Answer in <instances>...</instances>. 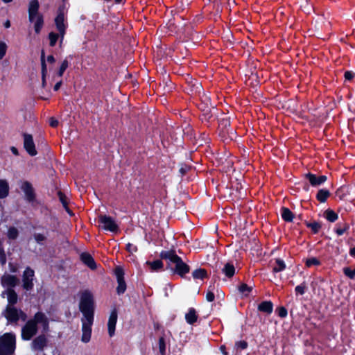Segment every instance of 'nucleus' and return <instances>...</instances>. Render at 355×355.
Wrapping results in <instances>:
<instances>
[{"mask_svg":"<svg viewBox=\"0 0 355 355\" xmlns=\"http://www.w3.org/2000/svg\"><path fill=\"white\" fill-rule=\"evenodd\" d=\"M37 325L42 327L44 330H47L49 327V320L45 314L38 312L33 319L27 321L21 329V336L24 340H29L37 332Z\"/></svg>","mask_w":355,"mask_h":355,"instance_id":"nucleus-1","label":"nucleus"},{"mask_svg":"<svg viewBox=\"0 0 355 355\" xmlns=\"http://www.w3.org/2000/svg\"><path fill=\"white\" fill-rule=\"evenodd\" d=\"M79 309L83 315L82 319H94V300L90 291L86 290L80 293Z\"/></svg>","mask_w":355,"mask_h":355,"instance_id":"nucleus-2","label":"nucleus"},{"mask_svg":"<svg viewBox=\"0 0 355 355\" xmlns=\"http://www.w3.org/2000/svg\"><path fill=\"white\" fill-rule=\"evenodd\" d=\"M16 347V336L12 333H6L0 336V355L14 353Z\"/></svg>","mask_w":355,"mask_h":355,"instance_id":"nucleus-3","label":"nucleus"},{"mask_svg":"<svg viewBox=\"0 0 355 355\" xmlns=\"http://www.w3.org/2000/svg\"><path fill=\"white\" fill-rule=\"evenodd\" d=\"M39 3L37 0H32L28 8L29 20L34 23L35 31L37 33L40 32L43 26V17L38 12Z\"/></svg>","mask_w":355,"mask_h":355,"instance_id":"nucleus-4","label":"nucleus"},{"mask_svg":"<svg viewBox=\"0 0 355 355\" xmlns=\"http://www.w3.org/2000/svg\"><path fill=\"white\" fill-rule=\"evenodd\" d=\"M66 12L64 8H60L58 10V13L55 19V24L56 26V28L59 32V35L60 37V43H62L64 35L65 34V30L67 26V24L66 22Z\"/></svg>","mask_w":355,"mask_h":355,"instance_id":"nucleus-5","label":"nucleus"},{"mask_svg":"<svg viewBox=\"0 0 355 355\" xmlns=\"http://www.w3.org/2000/svg\"><path fill=\"white\" fill-rule=\"evenodd\" d=\"M82 322V342L87 343L91 339L92 326L94 319H81Z\"/></svg>","mask_w":355,"mask_h":355,"instance_id":"nucleus-6","label":"nucleus"},{"mask_svg":"<svg viewBox=\"0 0 355 355\" xmlns=\"http://www.w3.org/2000/svg\"><path fill=\"white\" fill-rule=\"evenodd\" d=\"M6 318L10 322H15L19 319L25 320L26 315L20 310H17L12 306H8L5 313Z\"/></svg>","mask_w":355,"mask_h":355,"instance_id":"nucleus-7","label":"nucleus"},{"mask_svg":"<svg viewBox=\"0 0 355 355\" xmlns=\"http://www.w3.org/2000/svg\"><path fill=\"white\" fill-rule=\"evenodd\" d=\"M98 221L101 224V227L110 232H116L118 230V225L116 222L110 216L105 215H101L98 218Z\"/></svg>","mask_w":355,"mask_h":355,"instance_id":"nucleus-8","label":"nucleus"},{"mask_svg":"<svg viewBox=\"0 0 355 355\" xmlns=\"http://www.w3.org/2000/svg\"><path fill=\"white\" fill-rule=\"evenodd\" d=\"M34 271L31 268H26L22 276L23 288L27 291H30L33 287Z\"/></svg>","mask_w":355,"mask_h":355,"instance_id":"nucleus-9","label":"nucleus"},{"mask_svg":"<svg viewBox=\"0 0 355 355\" xmlns=\"http://www.w3.org/2000/svg\"><path fill=\"white\" fill-rule=\"evenodd\" d=\"M24 147L30 155L35 156L37 155V150L31 135H24Z\"/></svg>","mask_w":355,"mask_h":355,"instance_id":"nucleus-10","label":"nucleus"},{"mask_svg":"<svg viewBox=\"0 0 355 355\" xmlns=\"http://www.w3.org/2000/svg\"><path fill=\"white\" fill-rule=\"evenodd\" d=\"M115 275L117 279L118 286L116 288V291L118 294H122L125 292L126 289V285L123 279V271L122 268L120 267H117L115 269Z\"/></svg>","mask_w":355,"mask_h":355,"instance_id":"nucleus-11","label":"nucleus"},{"mask_svg":"<svg viewBox=\"0 0 355 355\" xmlns=\"http://www.w3.org/2000/svg\"><path fill=\"white\" fill-rule=\"evenodd\" d=\"M117 317L118 315L116 309L112 310L107 322L108 334L110 337H112L114 335Z\"/></svg>","mask_w":355,"mask_h":355,"instance_id":"nucleus-12","label":"nucleus"},{"mask_svg":"<svg viewBox=\"0 0 355 355\" xmlns=\"http://www.w3.org/2000/svg\"><path fill=\"white\" fill-rule=\"evenodd\" d=\"M47 339L44 335H40L36 337L31 343V347L33 350L42 351L46 347Z\"/></svg>","mask_w":355,"mask_h":355,"instance_id":"nucleus-13","label":"nucleus"},{"mask_svg":"<svg viewBox=\"0 0 355 355\" xmlns=\"http://www.w3.org/2000/svg\"><path fill=\"white\" fill-rule=\"evenodd\" d=\"M18 282V279L12 275L6 274L1 277V284L3 286L7 287L8 288L15 286Z\"/></svg>","mask_w":355,"mask_h":355,"instance_id":"nucleus-14","label":"nucleus"},{"mask_svg":"<svg viewBox=\"0 0 355 355\" xmlns=\"http://www.w3.org/2000/svg\"><path fill=\"white\" fill-rule=\"evenodd\" d=\"M162 259L168 261V265H174L180 260V258L173 251H164L161 253Z\"/></svg>","mask_w":355,"mask_h":355,"instance_id":"nucleus-15","label":"nucleus"},{"mask_svg":"<svg viewBox=\"0 0 355 355\" xmlns=\"http://www.w3.org/2000/svg\"><path fill=\"white\" fill-rule=\"evenodd\" d=\"M306 178L309 180L310 184L313 187H318L322 183H324L327 178L325 175H321L317 177L316 175L311 174V173H307L306 174Z\"/></svg>","mask_w":355,"mask_h":355,"instance_id":"nucleus-16","label":"nucleus"},{"mask_svg":"<svg viewBox=\"0 0 355 355\" xmlns=\"http://www.w3.org/2000/svg\"><path fill=\"white\" fill-rule=\"evenodd\" d=\"M21 189L25 193L26 198L28 200H32L34 198L33 189L30 182L24 181L21 183Z\"/></svg>","mask_w":355,"mask_h":355,"instance_id":"nucleus-17","label":"nucleus"},{"mask_svg":"<svg viewBox=\"0 0 355 355\" xmlns=\"http://www.w3.org/2000/svg\"><path fill=\"white\" fill-rule=\"evenodd\" d=\"M41 65H42V87H45L46 85V74H47V67L45 62L44 52L42 51L41 53Z\"/></svg>","mask_w":355,"mask_h":355,"instance_id":"nucleus-18","label":"nucleus"},{"mask_svg":"<svg viewBox=\"0 0 355 355\" xmlns=\"http://www.w3.org/2000/svg\"><path fill=\"white\" fill-rule=\"evenodd\" d=\"M175 270L178 274L182 276L189 272V268L180 259V260L175 264Z\"/></svg>","mask_w":355,"mask_h":355,"instance_id":"nucleus-19","label":"nucleus"},{"mask_svg":"<svg viewBox=\"0 0 355 355\" xmlns=\"http://www.w3.org/2000/svg\"><path fill=\"white\" fill-rule=\"evenodd\" d=\"M80 259L82 261L91 269L94 270L96 268V266L95 261L89 254L83 253L80 255Z\"/></svg>","mask_w":355,"mask_h":355,"instance_id":"nucleus-20","label":"nucleus"},{"mask_svg":"<svg viewBox=\"0 0 355 355\" xmlns=\"http://www.w3.org/2000/svg\"><path fill=\"white\" fill-rule=\"evenodd\" d=\"M9 193V184L6 180H0V199L6 198Z\"/></svg>","mask_w":355,"mask_h":355,"instance_id":"nucleus-21","label":"nucleus"},{"mask_svg":"<svg viewBox=\"0 0 355 355\" xmlns=\"http://www.w3.org/2000/svg\"><path fill=\"white\" fill-rule=\"evenodd\" d=\"M3 295H6L8 302L10 305L15 304L17 301V295L12 289L8 288L3 293Z\"/></svg>","mask_w":355,"mask_h":355,"instance_id":"nucleus-22","label":"nucleus"},{"mask_svg":"<svg viewBox=\"0 0 355 355\" xmlns=\"http://www.w3.org/2000/svg\"><path fill=\"white\" fill-rule=\"evenodd\" d=\"M185 319L187 323L191 324L194 323L198 319V315L193 308H190L188 312L185 314Z\"/></svg>","mask_w":355,"mask_h":355,"instance_id":"nucleus-23","label":"nucleus"},{"mask_svg":"<svg viewBox=\"0 0 355 355\" xmlns=\"http://www.w3.org/2000/svg\"><path fill=\"white\" fill-rule=\"evenodd\" d=\"M272 308H273L272 304L271 302H269V301L263 302L258 306V309L260 311L265 312L267 313H272Z\"/></svg>","mask_w":355,"mask_h":355,"instance_id":"nucleus-24","label":"nucleus"},{"mask_svg":"<svg viewBox=\"0 0 355 355\" xmlns=\"http://www.w3.org/2000/svg\"><path fill=\"white\" fill-rule=\"evenodd\" d=\"M223 272L228 277H231L234 275L235 273V268L234 266L230 263H227L223 268Z\"/></svg>","mask_w":355,"mask_h":355,"instance_id":"nucleus-25","label":"nucleus"},{"mask_svg":"<svg viewBox=\"0 0 355 355\" xmlns=\"http://www.w3.org/2000/svg\"><path fill=\"white\" fill-rule=\"evenodd\" d=\"M146 264L149 266L151 271L153 272L157 271L163 267V263L160 260L147 261Z\"/></svg>","mask_w":355,"mask_h":355,"instance_id":"nucleus-26","label":"nucleus"},{"mask_svg":"<svg viewBox=\"0 0 355 355\" xmlns=\"http://www.w3.org/2000/svg\"><path fill=\"white\" fill-rule=\"evenodd\" d=\"M330 193L328 190L326 189H320L317 194V199L321 202H324L327 198L329 196Z\"/></svg>","mask_w":355,"mask_h":355,"instance_id":"nucleus-27","label":"nucleus"},{"mask_svg":"<svg viewBox=\"0 0 355 355\" xmlns=\"http://www.w3.org/2000/svg\"><path fill=\"white\" fill-rule=\"evenodd\" d=\"M276 265L273 267V272H278L284 270L286 268V264L284 261L280 259L275 260Z\"/></svg>","mask_w":355,"mask_h":355,"instance_id":"nucleus-28","label":"nucleus"},{"mask_svg":"<svg viewBox=\"0 0 355 355\" xmlns=\"http://www.w3.org/2000/svg\"><path fill=\"white\" fill-rule=\"evenodd\" d=\"M282 216L286 221H291L293 218V213L286 207L282 209Z\"/></svg>","mask_w":355,"mask_h":355,"instance_id":"nucleus-29","label":"nucleus"},{"mask_svg":"<svg viewBox=\"0 0 355 355\" xmlns=\"http://www.w3.org/2000/svg\"><path fill=\"white\" fill-rule=\"evenodd\" d=\"M324 215L326 218L330 222H334L338 219V214L331 209L327 210Z\"/></svg>","mask_w":355,"mask_h":355,"instance_id":"nucleus-30","label":"nucleus"},{"mask_svg":"<svg viewBox=\"0 0 355 355\" xmlns=\"http://www.w3.org/2000/svg\"><path fill=\"white\" fill-rule=\"evenodd\" d=\"M193 277L195 279H203L206 277L207 272L204 269H198L193 272Z\"/></svg>","mask_w":355,"mask_h":355,"instance_id":"nucleus-31","label":"nucleus"},{"mask_svg":"<svg viewBox=\"0 0 355 355\" xmlns=\"http://www.w3.org/2000/svg\"><path fill=\"white\" fill-rule=\"evenodd\" d=\"M239 291H240V293L246 296L251 292L252 287L248 286L245 284H241V286H239Z\"/></svg>","mask_w":355,"mask_h":355,"instance_id":"nucleus-32","label":"nucleus"},{"mask_svg":"<svg viewBox=\"0 0 355 355\" xmlns=\"http://www.w3.org/2000/svg\"><path fill=\"white\" fill-rule=\"evenodd\" d=\"M8 45L5 42L0 41V60H2L6 54Z\"/></svg>","mask_w":355,"mask_h":355,"instance_id":"nucleus-33","label":"nucleus"},{"mask_svg":"<svg viewBox=\"0 0 355 355\" xmlns=\"http://www.w3.org/2000/svg\"><path fill=\"white\" fill-rule=\"evenodd\" d=\"M320 263V261L315 257H311L306 260V265L307 267H311L313 265L318 266Z\"/></svg>","mask_w":355,"mask_h":355,"instance_id":"nucleus-34","label":"nucleus"},{"mask_svg":"<svg viewBox=\"0 0 355 355\" xmlns=\"http://www.w3.org/2000/svg\"><path fill=\"white\" fill-rule=\"evenodd\" d=\"M343 272L350 279H354L355 277V268L354 270H351L349 268H344Z\"/></svg>","mask_w":355,"mask_h":355,"instance_id":"nucleus-35","label":"nucleus"},{"mask_svg":"<svg viewBox=\"0 0 355 355\" xmlns=\"http://www.w3.org/2000/svg\"><path fill=\"white\" fill-rule=\"evenodd\" d=\"M18 235V231L14 227H11L8 230V236L11 239H15Z\"/></svg>","mask_w":355,"mask_h":355,"instance_id":"nucleus-36","label":"nucleus"},{"mask_svg":"<svg viewBox=\"0 0 355 355\" xmlns=\"http://www.w3.org/2000/svg\"><path fill=\"white\" fill-rule=\"evenodd\" d=\"M159 349L160 353L164 355L166 350V345L164 338H160L159 340Z\"/></svg>","mask_w":355,"mask_h":355,"instance_id":"nucleus-37","label":"nucleus"},{"mask_svg":"<svg viewBox=\"0 0 355 355\" xmlns=\"http://www.w3.org/2000/svg\"><path fill=\"white\" fill-rule=\"evenodd\" d=\"M69 66V62L67 60H64L60 66V70L58 71V76H62L63 75L64 71L67 69Z\"/></svg>","mask_w":355,"mask_h":355,"instance_id":"nucleus-38","label":"nucleus"},{"mask_svg":"<svg viewBox=\"0 0 355 355\" xmlns=\"http://www.w3.org/2000/svg\"><path fill=\"white\" fill-rule=\"evenodd\" d=\"M58 36L59 35L58 34H55L54 33H51L49 34V40H50V45L51 46H53L55 44V43L57 42V40L58 38Z\"/></svg>","mask_w":355,"mask_h":355,"instance_id":"nucleus-39","label":"nucleus"},{"mask_svg":"<svg viewBox=\"0 0 355 355\" xmlns=\"http://www.w3.org/2000/svg\"><path fill=\"white\" fill-rule=\"evenodd\" d=\"M34 237L35 241L40 244L44 241L46 239V236L42 234H35Z\"/></svg>","mask_w":355,"mask_h":355,"instance_id":"nucleus-40","label":"nucleus"},{"mask_svg":"<svg viewBox=\"0 0 355 355\" xmlns=\"http://www.w3.org/2000/svg\"><path fill=\"white\" fill-rule=\"evenodd\" d=\"M305 289H306V285L304 284L297 286L295 287L296 293H299L300 295H303L304 293Z\"/></svg>","mask_w":355,"mask_h":355,"instance_id":"nucleus-41","label":"nucleus"},{"mask_svg":"<svg viewBox=\"0 0 355 355\" xmlns=\"http://www.w3.org/2000/svg\"><path fill=\"white\" fill-rule=\"evenodd\" d=\"M126 250L131 254H133L135 252H137V247L132 244V243H128L127 245H126Z\"/></svg>","mask_w":355,"mask_h":355,"instance_id":"nucleus-42","label":"nucleus"},{"mask_svg":"<svg viewBox=\"0 0 355 355\" xmlns=\"http://www.w3.org/2000/svg\"><path fill=\"white\" fill-rule=\"evenodd\" d=\"M309 226L311 228V230L315 232H318V230L320 229L321 226L318 223H313L309 225Z\"/></svg>","mask_w":355,"mask_h":355,"instance_id":"nucleus-43","label":"nucleus"},{"mask_svg":"<svg viewBox=\"0 0 355 355\" xmlns=\"http://www.w3.org/2000/svg\"><path fill=\"white\" fill-rule=\"evenodd\" d=\"M354 75H355L354 73H353L352 71H348L345 73V78L346 80H350L353 78Z\"/></svg>","mask_w":355,"mask_h":355,"instance_id":"nucleus-44","label":"nucleus"},{"mask_svg":"<svg viewBox=\"0 0 355 355\" xmlns=\"http://www.w3.org/2000/svg\"><path fill=\"white\" fill-rule=\"evenodd\" d=\"M206 299L208 302L214 301V294L211 291H208L206 295Z\"/></svg>","mask_w":355,"mask_h":355,"instance_id":"nucleus-45","label":"nucleus"},{"mask_svg":"<svg viewBox=\"0 0 355 355\" xmlns=\"http://www.w3.org/2000/svg\"><path fill=\"white\" fill-rule=\"evenodd\" d=\"M348 225H346L343 228H337L336 232L338 234V235H342L344 234V232L348 229Z\"/></svg>","mask_w":355,"mask_h":355,"instance_id":"nucleus-46","label":"nucleus"},{"mask_svg":"<svg viewBox=\"0 0 355 355\" xmlns=\"http://www.w3.org/2000/svg\"><path fill=\"white\" fill-rule=\"evenodd\" d=\"M49 124L51 127H56L58 125V121L54 118L49 119Z\"/></svg>","mask_w":355,"mask_h":355,"instance_id":"nucleus-47","label":"nucleus"},{"mask_svg":"<svg viewBox=\"0 0 355 355\" xmlns=\"http://www.w3.org/2000/svg\"><path fill=\"white\" fill-rule=\"evenodd\" d=\"M279 315L281 317H285L287 315V311L284 308H281L279 309Z\"/></svg>","mask_w":355,"mask_h":355,"instance_id":"nucleus-48","label":"nucleus"},{"mask_svg":"<svg viewBox=\"0 0 355 355\" xmlns=\"http://www.w3.org/2000/svg\"><path fill=\"white\" fill-rule=\"evenodd\" d=\"M236 345L239 347H241V349H245L247 347V343L244 341L239 342Z\"/></svg>","mask_w":355,"mask_h":355,"instance_id":"nucleus-49","label":"nucleus"},{"mask_svg":"<svg viewBox=\"0 0 355 355\" xmlns=\"http://www.w3.org/2000/svg\"><path fill=\"white\" fill-rule=\"evenodd\" d=\"M0 261L1 262L2 264H4L6 263V257L3 253V251L1 253H0Z\"/></svg>","mask_w":355,"mask_h":355,"instance_id":"nucleus-50","label":"nucleus"},{"mask_svg":"<svg viewBox=\"0 0 355 355\" xmlns=\"http://www.w3.org/2000/svg\"><path fill=\"white\" fill-rule=\"evenodd\" d=\"M47 61L50 63H54L55 62V58L53 55H49L47 57Z\"/></svg>","mask_w":355,"mask_h":355,"instance_id":"nucleus-51","label":"nucleus"},{"mask_svg":"<svg viewBox=\"0 0 355 355\" xmlns=\"http://www.w3.org/2000/svg\"><path fill=\"white\" fill-rule=\"evenodd\" d=\"M62 85V81L58 82L54 86V90L58 91Z\"/></svg>","mask_w":355,"mask_h":355,"instance_id":"nucleus-52","label":"nucleus"},{"mask_svg":"<svg viewBox=\"0 0 355 355\" xmlns=\"http://www.w3.org/2000/svg\"><path fill=\"white\" fill-rule=\"evenodd\" d=\"M10 150L13 154H15V155H18V150L15 147H11Z\"/></svg>","mask_w":355,"mask_h":355,"instance_id":"nucleus-53","label":"nucleus"},{"mask_svg":"<svg viewBox=\"0 0 355 355\" xmlns=\"http://www.w3.org/2000/svg\"><path fill=\"white\" fill-rule=\"evenodd\" d=\"M221 352L224 354V355H227V352L225 351V346H221L220 348Z\"/></svg>","mask_w":355,"mask_h":355,"instance_id":"nucleus-54","label":"nucleus"},{"mask_svg":"<svg viewBox=\"0 0 355 355\" xmlns=\"http://www.w3.org/2000/svg\"><path fill=\"white\" fill-rule=\"evenodd\" d=\"M350 254H351L352 257H355V247H354V248H353L352 249H351V250H350Z\"/></svg>","mask_w":355,"mask_h":355,"instance_id":"nucleus-55","label":"nucleus"},{"mask_svg":"<svg viewBox=\"0 0 355 355\" xmlns=\"http://www.w3.org/2000/svg\"><path fill=\"white\" fill-rule=\"evenodd\" d=\"M4 26L7 28H9L10 26V21L7 20L4 24Z\"/></svg>","mask_w":355,"mask_h":355,"instance_id":"nucleus-56","label":"nucleus"},{"mask_svg":"<svg viewBox=\"0 0 355 355\" xmlns=\"http://www.w3.org/2000/svg\"><path fill=\"white\" fill-rule=\"evenodd\" d=\"M60 200H62L63 205H64V207H66L65 202L62 200V196H60Z\"/></svg>","mask_w":355,"mask_h":355,"instance_id":"nucleus-57","label":"nucleus"},{"mask_svg":"<svg viewBox=\"0 0 355 355\" xmlns=\"http://www.w3.org/2000/svg\"><path fill=\"white\" fill-rule=\"evenodd\" d=\"M12 0H3L4 3H9L11 2Z\"/></svg>","mask_w":355,"mask_h":355,"instance_id":"nucleus-58","label":"nucleus"},{"mask_svg":"<svg viewBox=\"0 0 355 355\" xmlns=\"http://www.w3.org/2000/svg\"><path fill=\"white\" fill-rule=\"evenodd\" d=\"M115 3H119L121 2L122 0H114Z\"/></svg>","mask_w":355,"mask_h":355,"instance_id":"nucleus-59","label":"nucleus"}]
</instances>
